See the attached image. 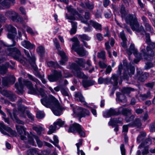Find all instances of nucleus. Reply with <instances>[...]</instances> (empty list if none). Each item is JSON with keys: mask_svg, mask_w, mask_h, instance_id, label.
I'll list each match as a JSON object with an SVG mask.
<instances>
[{"mask_svg": "<svg viewBox=\"0 0 155 155\" xmlns=\"http://www.w3.org/2000/svg\"><path fill=\"white\" fill-rule=\"evenodd\" d=\"M133 89L130 87H124L123 88L122 91L124 94H129Z\"/></svg>", "mask_w": 155, "mask_h": 155, "instance_id": "nucleus-49", "label": "nucleus"}, {"mask_svg": "<svg viewBox=\"0 0 155 155\" xmlns=\"http://www.w3.org/2000/svg\"><path fill=\"white\" fill-rule=\"evenodd\" d=\"M123 65L124 67H123L122 64H120L118 66V71L119 72L120 74L121 73L123 68L125 72L124 73H127V72L129 75H130L131 74H134L135 71L134 68L133 67H130L129 68V67L127 64V61L126 60H123Z\"/></svg>", "mask_w": 155, "mask_h": 155, "instance_id": "nucleus-11", "label": "nucleus"}, {"mask_svg": "<svg viewBox=\"0 0 155 155\" xmlns=\"http://www.w3.org/2000/svg\"><path fill=\"white\" fill-rule=\"evenodd\" d=\"M68 131L73 133L77 132L81 137H85V133L84 129L79 124L77 123L71 124L68 130Z\"/></svg>", "mask_w": 155, "mask_h": 155, "instance_id": "nucleus-8", "label": "nucleus"}, {"mask_svg": "<svg viewBox=\"0 0 155 155\" xmlns=\"http://www.w3.org/2000/svg\"><path fill=\"white\" fill-rule=\"evenodd\" d=\"M28 76L30 80L36 83L35 85V89L33 87V85L31 81L27 80H24L22 81V78H20L18 79L19 83H16L15 84V87L19 91L18 93L22 94V93L23 87L24 85H25L29 90L28 93L29 94H40L41 95V93L43 92L45 94L42 89H40V91L39 92H38V86L41 84L40 81L37 78L29 74H28Z\"/></svg>", "mask_w": 155, "mask_h": 155, "instance_id": "nucleus-1", "label": "nucleus"}, {"mask_svg": "<svg viewBox=\"0 0 155 155\" xmlns=\"http://www.w3.org/2000/svg\"><path fill=\"white\" fill-rule=\"evenodd\" d=\"M6 28L8 31V37L12 39L13 43L12 45L10 46L8 48V51L9 52V54L12 56L15 59L23 64L24 60L22 59H25V58L21 55L20 51L17 48L12 47L16 45V42L14 39L17 34L16 29L11 25L7 26Z\"/></svg>", "mask_w": 155, "mask_h": 155, "instance_id": "nucleus-3", "label": "nucleus"}, {"mask_svg": "<svg viewBox=\"0 0 155 155\" xmlns=\"http://www.w3.org/2000/svg\"><path fill=\"white\" fill-rule=\"evenodd\" d=\"M7 111L8 112V113H9L10 117L12 119H13L18 124H24V122L23 121L20 120L16 116L14 110V111H13V118L12 117V115L11 114V113L10 112V110H9L8 109H7Z\"/></svg>", "mask_w": 155, "mask_h": 155, "instance_id": "nucleus-31", "label": "nucleus"}, {"mask_svg": "<svg viewBox=\"0 0 155 155\" xmlns=\"http://www.w3.org/2000/svg\"><path fill=\"white\" fill-rule=\"evenodd\" d=\"M153 67V64L150 62H148L146 64L144 68L145 70L149 69Z\"/></svg>", "mask_w": 155, "mask_h": 155, "instance_id": "nucleus-56", "label": "nucleus"}, {"mask_svg": "<svg viewBox=\"0 0 155 155\" xmlns=\"http://www.w3.org/2000/svg\"><path fill=\"white\" fill-rule=\"evenodd\" d=\"M83 85L84 87H87L93 85L94 84L93 81L83 80L82 81Z\"/></svg>", "mask_w": 155, "mask_h": 155, "instance_id": "nucleus-39", "label": "nucleus"}, {"mask_svg": "<svg viewBox=\"0 0 155 155\" xmlns=\"http://www.w3.org/2000/svg\"><path fill=\"white\" fill-rule=\"evenodd\" d=\"M22 45L27 49H32L35 48L34 45L32 44L28 41L24 40L21 42Z\"/></svg>", "mask_w": 155, "mask_h": 155, "instance_id": "nucleus-28", "label": "nucleus"}, {"mask_svg": "<svg viewBox=\"0 0 155 155\" xmlns=\"http://www.w3.org/2000/svg\"><path fill=\"white\" fill-rule=\"evenodd\" d=\"M2 94L8 97L12 101H15L16 99L15 95L11 91L4 90L2 93Z\"/></svg>", "mask_w": 155, "mask_h": 155, "instance_id": "nucleus-23", "label": "nucleus"}, {"mask_svg": "<svg viewBox=\"0 0 155 155\" xmlns=\"http://www.w3.org/2000/svg\"><path fill=\"white\" fill-rule=\"evenodd\" d=\"M134 118V115H131L130 117H128L127 116L125 118V120L127 122H128L133 120Z\"/></svg>", "mask_w": 155, "mask_h": 155, "instance_id": "nucleus-58", "label": "nucleus"}, {"mask_svg": "<svg viewBox=\"0 0 155 155\" xmlns=\"http://www.w3.org/2000/svg\"><path fill=\"white\" fill-rule=\"evenodd\" d=\"M45 116L43 112L41 111H38L37 112L36 114V117L38 119H41L44 117Z\"/></svg>", "mask_w": 155, "mask_h": 155, "instance_id": "nucleus-54", "label": "nucleus"}, {"mask_svg": "<svg viewBox=\"0 0 155 155\" xmlns=\"http://www.w3.org/2000/svg\"><path fill=\"white\" fill-rule=\"evenodd\" d=\"M143 72L141 70L137 69V75L135 77V78L138 80V81L142 82L146 80L149 76V74L147 73H145L142 74Z\"/></svg>", "mask_w": 155, "mask_h": 155, "instance_id": "nucleus-16", "label": "nucleus"}, {"mask_svg": "<svg viewBox=\"0 0 155 155\" xmlns=\"http://www.w3.org/2000/svg\"><path fill=\"white\" fill-rule=\"evenodd\" d=\"M136 113L138 114H140L143 112V110L142 109L138 108L135 110Z\"/></svg>", "mask_w": 155, "mask_h": 155, "instance_id": "nucleus-64", "label": "nucleus"}, {"mask_svg": "<svg viewBox=\"0 0 155 155\" xmlns=\"http://www.w3.org/2000/svg\"><path fill=\"white\" fill-rule=\"evenodd\" d=\"M112 79L114 81V84L116 85L117 84V78L115 75H113L112 77Z\"/></svg>", "mask_w": 155, "mask_h": 155, "instance_id": "nucleus-59", "label": "nucleus"}, {"mask_svg": "<svg viewBox=\"0 0 155 155\" xmlns=\"http://www.w3.org/2000/svg\"><path fill=\"white\" fill-rule=\"evenodd\" d=\"M145 26L146 29L151 33L153 32V29L151 27V25L148 23H146L145 24Z\"/></svg>", "mask_w": 155, "mask_h": 155, "instance_id": "nucleus-52", "label": "nucleus"}, {"mask_svg": "<svg viewBox=\"0 0 155 155\" xmlns=\"http://www.w3.org/2000/svg\"><path fill=\"white\" fill-rule=\"evenodd\" d=\"M129 125L131 127H136L138 128L140 127L141 125L140 120L139 118H137L135 119L132 124H130L129 125H124L123 127V132H124L125 133L128 132V126Z\"/></svg>", "mask_w": 155, "mask_h": 155, "instance_id": "nucleus-18", "label": "nucleus"}, {"mask_svg": "<svg viewBox=\"0 0 155 155\" xmlns=\"http://www.w3.org/2000/svg\"><path fill=\"white\" fill-rule=\"evenodd\" d=\"M116 100H118L119 101L124 103L127 101L125 96L123 94H121L119 92H117L116 93Z\"/></svg>", "mask_w": 155, "mask_h": 155, "instance_id": "nucleus-29", "label": "nucleus"}, {"mask_svg": "<svg viewBox=\"0 0 155 155\" xmlns=\"http://www.w3.org/2000/svg\"><path fill=\"white\" fill-rule=\"evenodd\" d=\"M53 139L54 141H53L51 139H49V141L52 143L55 147L58 148L59 150H61V147L58 144L59 141L58 137L56 135H54L53 137Z\"/></svg>", "mask_w": 155, "mask_h": 155, "instance_id": "nucleus-35", "label": "nucleus"}, {"mask_svg": "<svg viewBox=\"0 0 155 155\" xmlns=\"http://www.w3.org/2000/svg\"><path fill=\"white\" fill-rule=\"evenodd\" d=\"M37 153V151L34 148L30 149L27 151L28 155H36Z\"/></svg>", "mask_w": 155, "mask_h": 155, "instance_id": "nucleus-46", "label": "nucleus"}, {"mask_svg": "<svg viewBox=\"0 0 155 155\" xmlns=\"http://www.w3.org/2000/svg\"><path fill=\"white\" fill-rule=\"evenodd\" d=\"M127 52L129 55H131L133 53L134 56L138 59L137 61L136 59L134 60V62L136 63H137L142 58L141 54L138 52L137 49L135 48L134 45V44H131L130 45L129 48L127 50Z\"/></svg>", "mask_w": 155, "mask_h": 155, "instance_id": "nucleus-12", "label": "nucleus"}, {"mask_svg": "<svg viewBox=\"0 0 155 155\" xmlns=\"http://www.w3.org/2000/svg\"><path fill=\"white\" fill-rule=\"evenodd\" d=\"M41 95L42 98L41 101L43 105L47 107H51L52 112L56 116H60L62 114L63 108L57 99L52 95H49L48 97L43 92Z\"/></svg>", "mask_w": 155, "mask_h": 155, "instance_id": "nucleus-2", "label": "nucleus"}, {"mask_svg": "<svg viewBox=\"0 0 155 155\" xmlns=\"http://www.w3.org/2000/svg\"><path fill=\"white\" fill-rule=\"evenodd\" d=\"M114 115H117V112L114 109L112 108L103 112V116L106 118H108Z\"/></svg>", "mask_w": 155, "mask_h": 155, "instance_id": "nucleus-24", "label": "nucleus"}, {"mask_svg": "<svg viewBox=\"0 0 155 155\" xmlns=\"http://www.w3.org/2000/svg\"><path fill=\"white\" fill-rule=\"evenodd\" d=\"M26 30L28 32L30 33L32 35H34L35 33L33 32L32 29L30 27H28Z\"/></svg>", "mask_w": 155, "mask_h": 155, "instance_id": "nucleus-63", "label": "nucleus"}, {"mask_svg": "<svg viewBox=\"0 0 155 155\" xmlns=\"http://www.w3.org/2000/svg\"><path fill=\"white\" fill-rule=\"evenodd\" d=\"M99 64L100 68H104L106 67V65L104 63L100 61L99 62Z\"/></svg>", "mask_w": 155, "mask_h": 155, "instance_id": "nucleus-60", "label": "nucleus"}, {"mask_svg": "<svg viewBox=\"0 0 155 155\" xmlns=\"http://www.w3.org/2000/svg\"><path fill=\"white\" fill-rule=\"evenodd\" d=\"M70 68L75 70L74 74L77 77L80 78H86V76L80 71V68L75 63H72L70 66Z\"/></svg>", "mask_w": 155, "mask_h": 155, "instance_id": "nucleus-14", "label": "nucleus"}, {"mask_svg": "<svg viewBox=\"0 0 155 155\" xmlns=\"http://www.w3.org/2000/svg\"><path fill=\"white\" fill-rule=\"evenodd\" d=\"M27 114L28 117L30 118L31 120H34V116L31 113L28 111H27Z\"/></svg>", "mask_w": 155, "mask_h": 155, "instance_id": "nucleus-62", "label": "nucleus"}, {"mask_svg": "<svg viewBox=\"0 0 155 155\" xmlns=\"http://www.w3.org/2000/svg\"><path fill=\"white\" fill-rule=\"evenodd\" d=\"M83 109L82 107L78 106H75L73 108V115L75 117H79V115H78V113H82L83 111Z\"/></svg>", "mask_w": 155, "mask_h": 155, "instance_id": "nucleus-33", "label": "nucleus"}, {"mask_svg": "<svg viewBox=\"0 0 155 155\" xmlns=\"http://www.w3.org/2000/svg\"><path fill=\"white\" fill-rule=\"evenodd\" d=\"M124 18H125L126 23L130 25L133 31L137 32H141L143 34L145 33L143 27L142 26L140 27L137 18L135 15L126 14Z\"/></svg>", "mask_w": 155, "mask_h": 155, "instance_id": "nucleus-5", "label": "nucleus"}, {"mask_svg": "<svg viewBox=\"0 0 155 155\" xmlns=\"http://www.w3.org/2000/svg\"><path fill=\"white\" fill-rule=\"evenodd\" d=\"M120 13L121 14V17L122 18H124V17H125L126 14L125 7L123 5H122L121 7Z\"/></svg>", "mask_w": 155, "mask_h": 155, "instance_id": "nucleus-55", "label": "nucleus"}, {"mask_svg": "<svg viewBox=\"0 0 155 155\" xmlns=\"http://www.w3.org/2000/svg\"><path fill=\"white\" fill-rule=\"evenodd\" d=\"M119 36L123 41V42L121 44V46L124 48H126L127 38L123 31H122L120 33Z\"/></svg>", "mask_w": 155, "mask_h": 155, "instance_id": "nucleus-34", "label": "nucleus"}, {"mask_svg": "<svg viewBox=\"0 0 155 155\" xmlns=\"http://www.w3.org/2000/svg\"><path fill=\"white\" fill-rule=\"evenodd\" d=\"M117 112V115L122 114L127 116L131 114V110L129 108H126L121 107L118 108V111Z\"/></svg>", "mask_w": 155, "mask_h": 155, "instance_id": "nucleus-21", "label": "nucleus"}, {"mask_svg": "<svg viewBox=\"0 0 155 155\" xmlns=\"http://www.w3.org/2000/svg\"><path fill=\"white\" fill-rule=\"evenodd\" d=\"M90 25H92L97 31H101L102 30L101 25L96 22L91 20L90 21Z\"/></svg>", "mask_w": 155, "mask_h": 155, "instance_id": "nucleus-30", "label": "nucleus"}, {"mask_svg": "<svg viewBox=\"0 0 155 155\" xmlns=\"http://www.w3.org/2000/svg\"><path fill=\"white\" fill-rule=\"evenodd\" d=\"M79 37L83 40L89 41L90 39V38L85 34L79 35Z\"/></svg>", "mask_w": 155, "mask_h": 155, "instance_id": "nucleus-51", "label": "nucleus"}, {"mask_svg": "<svg viewBox=\"0 0 155 155\" xmlns=\"http://www.w3.org/2000/svg\"><path fill=\"white\" fill-rule=\"evenodd\" d=\"M62 77L61 72V71H58L56 70H54L53 71V74L48 75V79L51 82L55 81Z\"/></svg>", "mask_w": 155, "mask_h": 155, "instance_id": "nucleus-15", "label": "nucleus"}, {"mask_svg": "<svg viewBox=\"0 0 155 155\" xmlns=\"http://www.w3.org/2000/svg\"><path fill=\"white\" fill-rule=\"evenodd\" d=\"M47 65L49 67H52L55 68H59L60 67L57 62H54L52 61L48 62Z\"/></svg>", "mask_w": 155, "mask_h": 155, "instance_id": "nucleus-44", "label": "nucleus"}, {"mask_svg": "<svg viewBox=\"0 0 155 155\" xmlns=\"http://www.w3.org/2000/svg\"><path fill=\"white\" fill-rule=\"evenodd\" d=\"M16 127L18 132L20 135V138L21 140L25 142L27 140L28 143L32 146H35V144L33 139V138H34L38 146L39 147H42V143L37 136L33 134L31 132L29 133L26 132V129L22 126L16 125Z\"/></svg>", "mask_w": 155, "mask_h": 155, "instance_id": "nucleus-4", "label": "nucleus"}, {"mask_svg": "<svg viewBox=\"0 0 155 155\" xmlns=\"http://www.w3.org/2000/svg\"><path fill=\"white\" fill-rule=\"evenodd\" d=\"M82 139H80L79 140V142L76 144V145L77 148V154L78 155H79L80 153L81 155H85V153L82 150H80L79 147L81 146L82 144Z\"/></svg>", "mask_w": 155, "mask_h": 155, "instance_id": "nucleus-36", "label": "nucleus"}, {"mask_svg": "<svg viewBox=\"0 0 155 155\" xmlns=\"http://www.w3.org/2000/svg\"><path fill=\"white\" fill-rule=\"evenodd\" d=\"M146 135L145 132L143 131L140 132V134L138 136L137 138V141L139 143L143 140Z\"/></svg>", "mask_w": 155, "mask_h": 155, "instance_id": "nucleus-40", "label": "nucleus"}, {"mask_svg": "<svg viewBox=\"0 0 155 155\" xmlns=\"http://www.w3.org/2000/svg\"><path fill=\"white\" fill-rule=\"evenodd\" d=\"M151 141L150 139H148L146 140L145 147H144V150H143L142 153L143 154H146L148 153V149L147 146L151 144Z\"/></svg>", "mask_w": 155, "mask_h": 155, "instance_id": "nucleus-37", "label": "nucleus"}, {"mask_svg": "<svg viewBox=\"0 0 155 155\" xmlns=\"http://www.w3.org/2000/svg\"><path fill=\"white\" fill-rule=\"evenodd\" d=\"M87 8L88 9L91 10L93 9L94 7V4L93 2H87L85 4Z\"/></svg>", "mask_w": 155, "mask_h": 155, "instance_id": "nucleus-50", "label": "nucleus"}, {"mask_svg": "<svg viewBox=\"0 0 155 155\" xmlns=\"http://www.w3.org/2000/svg\"><path fill=\"white\" fill-rule=\"evenodd\" d=\"M56 48L58 50V54L61 58V60L60 61V64L61 65L65 64V62L68 61V59L67 56L66 55L65 53L62 51H59L60 48L59 43L55 45Z\"/></svg>", "mask_w": 155, "mask_h": 155, "instance_id": "nucleus-17", "label": "nucleus"}, {"mask_svg": "<svg viewBox=\"0 0 155 155\" xmlns=\"http://www.w3.org/2000/svg\"><path fill=\"white\" fill-rule=\"evenodd\" d=\"M105 54L106 53L104 51H101L100 52L98 53L97 57L103 60H105L106 59Z\"/></svg>", "mask_w": 155, "mask_h": 155, "instance_id": "nucleus-45", "label": "nucleus"}, {"mask_svg": "<svg viewBox=\"0 0 155 155\" xmlns=\"http://www.w3.org/2000/svg\"><path fill=\"white\" fill-rule=\"evenodd\" d=\"M155 47V44L153 43L152 45H150L148 46H146L143 45L141 46V51L143 53V56L145 59L148 60H150L154 55V53L152 49Z\"/></svg>", "mask_w": 155, "mask_h": 155, "instance_id": "nucleus-6", "label": "nucleus"}, {"mask_svg": "<svg viewBox=\"0 0 155 155\" xmlns=\"http://www.w3.org/2000/svg\"><path fill=\"white\" fill-rule=\"evenodd\" d=\"M65 123V122L60 119H57L54 122L53 125H51L49 127V130L48 132V134H51L54 132L55 130L59 129L61 127L63 126Z\"/></svg>", "mask_w": 155, "mask_h": 155, "instance_id": "nucleus-10", "label": "nucleus"}, {"mask_svg": "<svg viewBox=\"0 0 155 155\" xmlns=\"http://www.w3.org/2000/svg\"><path fill=\"white\" fill-rule=\"evenodd\" d=\"M15 78L14 76H11L9 78H4L2 79V84L5 86H8L13 84L15 81Z\"/></svg>", "mask_w": 155, "mask_h": 155, "instance_id": "nucleus-20", "label": "nucleus"}, {"mask_svg": "<svg viewBox=\"0 0 155 155\" xmlns=\"http://www.w3.org/2000/svg\"><path fill=\"white\" fill-rule=\"evenodd\" d=\"M10 3L14 4L15 3V0H4L2 1L0 0V3L5 8H8L10 6Z\"/></svg>", "mask_w": 155, "mask_h": 155, "instance_id": "nucleus-26", "label": "nucleus"}, {"mask_svg": "<svg viewBox=\"0 0 155 155\" xmlns=\"http://www.w3.org/2000/svg\"><path fill=\"white\" fill-rule=\"evenodd\" d=\"M9 64L6 63L5 65H3L0 68V73L2 74H5L7 71V68L8 67Z\"/></svg>", "mask_w": 155, "mask_h": 155, "instance_id": "nucleus-43", "label": "nucleus"}, {"mask_svg": "<svg viewBox=\"0 0 155 155\" xmlns=\"http://www.w3.org/2000/svg\"><path fill=\"white\" fill-rule=\"evenodd\" d=\"M67 9L68 12L71 13V14L74 15H77L76 17H78L82 22L85 24L87 23V20L90 18V14L89 12H85V18L86 19V20H84L83 18L81 15L77 12L76 10L73 9L71 6H68L67 7Z\"/></svg>", "mask_w": 155, "mask_h": 155, "instance_id": "nucleus-9", "label": "nucleus"}, {"mask_svg": "<svg viewBox=\"0 0 155 155\" xmlns=\"http://www.w3.org/2000/svg\"><path fill=\"white\" fill-rule=\"evenodd\" d=\"M74 42L71 49L74 50L81 56H84L87 54V52L84 50L83 48L80 47V42L77 37H74L71 39Z\"/></svg>", "mask_w": 155, "mask_h": 155, "instance_id": "nucleus-7", "label": "nucleus"}, {"mask_svg": "<svg viewBox=\"0 0 155 155\" xmlns=\"http://www.w3.org/2000/svg\"><path fill=\"white\" fill-rule=\"evenodd\" d=\"M96 37L97 39L99 41H101L103 39V37L102 34L100 33L97 34H96Z\"/></svg>", "mask_w": 155, "mask_h": 155, "instance_id": "nucleus-61", "label": "nucleus"}, {"mask_svg": "<svg viewBox=\"0 0 155 155\" xmlns=\"http://www.w3.org/2000/svg\"><path fill=\"white\" fill-rule=\"evenodd\" d=\"M152 97L150 91H149L147 92L146 94H140L138 96V98L139 100L143 101L147 98H150Z\"/></svg>", "mask_w": 155, "mask_h": 155, "instance_id": "nucleus-27", "label": "nucleus"}, {"mask_svg": "<svg viewBox=\"0 0 155 155\" xmlns=\"http://www.w3.org/2000/svg\"><path fill=\"white\" fill-rule=\"evenodd\" d=\"M120 150L122 155H125V150L124 148V144H122L120 146Z\"/></svg>", "mask_w": 155, "mask_h": 155, "instance_id": "nucleus-57", "label": "nucleus"}, {"mask_svg": "<svg viewBox=\"0 0 155 155\" xmlns=\"http://www.w3.org/2000/svg\"><path fill=\"white\" fill-rule=\"evenodd\" d=\"M122 121V120L121 118H114L110 119L108 124L109 125L113 126L114 123H120Z\"/></svg>", "mask_w": 155, "mask_h": 155, "instance_id": "nucleus-38", "label": "nucleus"}, {"mask_svg": "<svg viewBox=\"0 0 155 155\" xmlns=\"http://www.w3.org/2000/svg\"><path fill=\"white\" fill-rule=\"evenodd\" d=\"M21 31L22 33V34L24 35L25 37L26 38L27 35L25 33V32L22 29H20L18 31V38L19 39L22 40V39L21 38Z\"/></svg>", "mask_w": 155, "mask_h": 155, "instance_id": "nucleus-53", "label": "nucleus"}, {"mask_svg": "<svg viewBox=\"0 0 155 155\" xmlns=\"http://www.w3.org/2000/svg\"><path fill=\"white\" fill-rule=\"evenodd\" d=\"M62 94L64 96H68L69 92L68 89L67 88H63L61 90Z\"/></svg>", "mask_w": 155, "mask_h": 155, "instance_id": "nucleus-48", "label": "nucleus"}, {"mask_svg": "<svg viewBox=\"0 0 155 155\" xmlns=\"http://www.w3.org/2000/svg\"><path fill=\"white\" fill-rule=\"evenodd\" d=\"M37 52L40 55H42L45 52V49L44 47L42 46H40L37 48Z\"/></svg>", "mask_w": 155, "mask_h": 155, "instance_id": "nucleus-47", "label": "nucleus"}, {"mask_svg": "<svg viewBox=\"0 0 155 155\" xmlns=\"http://www.w3.org/2000/svg\"><path fill=\"white\" fill-rule=\"evenodd\" d=\"M25 54L27 57V60L28 61L31 65L34 68L35 70H36L37 68L35 64V58L34 56H32L31 57L28 51L24 49Z\"/></svg>", "mask_w": 155, "mask_h": 155, "instance_id": "nucleus-19", "label": "nucleus"}, {"mask_svg": "<svg viewBox=\"0 0 155 155\" xmlns=\"http://www.w3.org/2000/svg\"><path fill=\"white\" fill-rule=\"evenodd\" d=\"M74 61L80 67L85 68L86 61L84 59L82 58H77L74 59Z\"/></svg>", "mask_w": 155, "mask_h": 155, "instance_id": "nucleus-32", "label": "nucleus"}, {"mask_svg": "<svg viewBox=\"0 0 155 155\" xmlns=\"http://www.w3.org/2000/svg\"><path fill=\"white\" fill-rule=\"evenodd\" d=\"M75 100L80 101L84 105L87 106V103L85 101L84 98L81 93L79 92H75Z\"/></svg>", "mask_w": 155, "mask_h": 155, "instance_id": "nucleus-25", "label": "nucleus"}, {"mask_svg": "<svg viewBox=\"0 0 155 155\" xmlns=\"http://www.w3.org/2000/svg\"><path fill=\"white\" fill-rule=\"evenodd\" d=\"M90 114V112L89 110L85 109H83V111L82 113H78V115H79V117L80 118H81L82 117H85L86 116Z\"/></svg>", "mask_w": 155, "mask_h": 155, "instance_id": "nucleus-41", "label": "nucleus"}, {"mask_svg": "<svg viewBox=\"0 0 155 155\" xmlns=\"http://www.w3.org/2000/svg\"><path fill=\"white\" fill-rule=\"evenodd\" d=\"M5 15L12 19L14 21H15L23 25V20L21 18L18 16V14L15 12L10 11L6 12Z\"/></svg>", "mask_w": 155, "mask_h": 155, "instance_id": "nucleus-13", "label": "nucleus"}, {"mask_svg": "<svg viewBox=\"0 0 155 155\" xmlns=\"http://www.w3.org/2000/svg\"><path fill=\"white\" fill-rule=\"evenodd\" d=\"M33 129L36 131L38 135H40L41 131L44 130V128L40 126H35L33 127Z\"/></svg>", "mask_w": 155, "mask_h": 155, "instance_id": "nucleus-42", "label": "nucleus"}, {"mask_svg": "<svg viewBox=\"0 0 155 155\" xmlns=\"http://www.w3.org/2000/svg\"><path fill=\"white\" fill-rule=\"evenodd\" d=\"M4 130H6L8 132L11 134H12L15 132L12 130L10 127L6 126L4 125L3 122H1L0 123V131L2 134L4 135H8V134L5 132Z\"/></svg>", "mask_w": 155, "mask_h": 155, "instance_id": "nucleus-22", "label": "nucleus"}]
</instances>
